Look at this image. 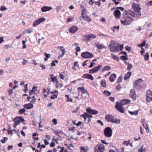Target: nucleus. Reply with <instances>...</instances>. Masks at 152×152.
I'll list each match as a JSON object with an SVG mask.
<instances>
[{
    "label": "nucleus",
    "mask_w": 152,
    "mask_h": 152,
    "mask_svg": "<svg viewBox=\"0 0 152 152\" xmlns=\"http://www.w3.org/2000/svg\"><path fill=\"white\" fill-rule=\"evenodd\" d=\"M141 122L144 127L145 128L147 132H148L147 131V130H148V125L146 123L144 119H142Z\"/></svg>",
    "instance_id": "393cba45"
},
{
    "label": "nucleus",
    "mask_w": 152,
    "mask_h": 152,
    "mask_svg": "<svg viewBox=\"0 0 152 152\" xmlns=\"http://www.w3.org/2000/svg\"><path fill=\"white\" fill-rule=\"evenodd\" d=\"M7 8L5 6H1L0 8V10L2 11H4V10H6Z\"/></svg>",
    "instance_id": "3c124183"
},
{
    "label": "nucleus",
    "mask_w": 152,
    "mask_h": 152,
    "mask_svg": "<svg viewBox=\"0 0 152 152\" xmlns=\"http://www.w3.org/2000/svg\"><path fill=\"white\" fill-rule=\"evenodd\" d=\"M52 9L51 7L48 6H44L42 7L41 9V10L43 12H45L47 11H49L51 10Z\"/></svg>",
    "instance_id": "412c9836"
},
{
    "label": "nucleus",
    "mask_w": 152,
    "mask_h": 152,
    "mask_svg": "<svg viewBox=\"0 0 152 152\" xmlns=\"http://www.w3.org/2000/svg\"><path fill=\"white\" fill-rule=\"evenodd\" d=\"M81 15L82 18L84 19V20H85L86 21L88 22H91L92 20L88 16L86 15H83V12H82L81 13Z\"/></svg>",
    "instance_id": "a211bd4d"
},
{
    "label": "nucleus",
    "mask_w": 152,
    "mask_h": 152,
    "mask_svg": "<svg viewBox=\"0 0 152 152\" xmlns=\"http://www.w3.org/2000/svg\"><path fill=\"white\" fill-rule=\"evenodd\" d=\"M122 80V77L120 76L118 78L116 83H118L120 82H121Z\"/></svg>",
    "instance_id": "49530a36"
},
{
    "label": "nucleus",
    "mask_w": 152,
    "mask_h": 152,
    "mask_svg": "<svg viewBox=\"0 0 152 152\" xmlns=\"http://www.w3.org/2000/svg\"><path fill=\"white\" fill-rule=\"evenodd\" d=\"M104 150V148L102 144H100L99 145H98L95 147L94 151L95 152H103Z\"/></svg>",
    "instance_id": "0eeeda50"
},
{
    "label": "nucleus",
    "mask_w": 152,
    "mask_h": 152,
    "mask_svg": "<svg viewBox=\"0 0 152 152\" xmlns=\"http://www.w3.org/2000/svg\"><path fill=\"white\" fill-rule=\"evenodd\" d=\"M111 69L110 66H106L102 69V72H104L106 70H110Z\"/></svg>",
    "instance_id": "cd10ccee"
},
{
    "label": "nucleus",
    "mask_w": 152,
    "mask_h": 152,
    "mask_svg": "<svg viewBox=\"0 0 152 152\" xmlns=\"http://www.w3.org/2000/svg\"><path fill=\"white\" fill-rule=\"evenodd\" d=\"M120 58L121 60L126 61L128 59V58L127 57V55L122 56H121Z\"/></svg>",
    "instance_id": "58836bf2"
},
{
    "label": "nucleus",
    "mask_w": 152,
    "mask_h": 152,
    "mask_svg": "<svg viewBox=\"0 0 152 152\" xmlns=\"http://www.w3.org/2000/svg\"><path fill=\"white\" fill-rule=\"evenodd\" d=\"M129 96L133 99L134 100L136 99L137 95L134 89H131L130 91Z\"/></svg>",
    "instance_id": "9d476101"
},
{
    "label": "nucleus",
    "mask_w": 152,
    "mask_h": 152,
    "mask_svg": "<svg viewBox=\"0 0 152 152\" xmlns=\"http://www.w3.org/2000/svg\"><path fill=\"white\" fill-rule=\"evenodd\" d=\"M105 119L109 122L115 123L116 124H119L120 122V119H117L115 117L111 114L106 115Z\"/></svg>",
    "instance_id": "f03ea898"
},
{
    "label": "nucleus",
    "mask_w": 152,
    "mask_h": 152,
    "mask_svg": "<svg viewBox=\"0 0 152 152\" xmlns=\"http://www.w3.org/2000/svg\"><path fill=\"white\" fill-rule=\"evenodd\" d=\"M88 37L89 38L90 40L91 39H94L96 37L95 35L92 34H88Z\"/></svg>",
    "instance_id": "ea45409f"
},
{
    "label": "nucleus",
    "mask_w": 152,
    "mask_h": 152,
    "mask_svg": "<svg viewBox=\"0 0 152 152\" xmlns=\"http://www.w3.org/2000/svg\"><path fill=\"white\" fill-rule=\"evenodd\" d=\"M86 110L88 113L93 115H96L98 113V111L94 110L89 107L86 109Z\"/></svg>",
    "instance_id": "ddd939ff"
},
{
    "label": "nucleus",
    "mask_w": 152,
    "mask_h": 152,
    "mask_svg": "<svg viewBox=\"0 0 152 152\" xmlns=\"http://www.w3.org/2000/svg\"><path fill=\"white\" fill-rule=\"evenodd\" d=\"M88 37H89L88 35H86L84 37V39L86 41H90V39Z\"/></svg>",
    "instance_id": "8fccbe9b"
},
{
    "label": "nucleus",
    "mask_w": 152,
    "mask_h": 152,
    "mask_svg": "<svg viewBox=\"0 0 152 152\" xmlns=\"http://www.w3.org/2000/svg\"><path fill=\"white\" fill-rule=\"evenodd\" d=\"M102 65H99L95 67L94 69L96 72H97L98 70L102 67Z\"/></svg>",
    "instance_id": "c85d7f7f"
},
{
    "label": "nucleus",
    "mask_w": 152,
    "mask_h": 152,
    "mask_svg": "<svg viewBox=\"0 0 152 152\" xmlns=\"http://www.w3.org/2000/svg\"><path fill=\"white\" fill-rule=\"evenodd\" d=\"M58 96V94H54L50 97V99H54L55 98H57Z\"/></svg>",
    "instance_id": "09e8293b"
},
{
    "label": "nucleus",
    "mask_w": 152,
    "mask_h": 152,
    "mask_svg": "<svg viewBox=\"0 0 152 152\" xmlns=\"http://www.w3.org/2000/svg\"><path fill=\"white\" fill-rule=\"evenodd\" d=\"M65 97L67 98V99L66 100V102H72L73 101V100L72 99L69 98V96L68 95H65Z\"/></svg>",
    "instance_id": "4c0bfd02"
},
{
    "label": "nucleus",
    "mask_w": 152,
    "mask_h": 152,
    "mask_svg": "<svg viewBox=\"0 0 152 152\" xmlns=\"http://www.w3.org/2000/svg\"><path fill=\"white\" fill-rule=\"evenodd\" d=\"M146 97L147 102H150L152 100V92L151 91H147Z\"/></svg>",
    "instance_id": "9b49d317"
},
{
    "label": "nucleus",
    "mask_w": 152,
    "mask_h": 152,
    "mask_svg": "<svg viewBox=\"0 0 152 152\" xmlns=\"http://www.w3.org/2000/svg\"><path fill=\"white\" fill-rule=\"evenodd\" d=\"M39 66L42 68V69H46V67L44 64L42 65V64H41Z\"/></svg>",
    "instance_id": "e2e57ef3"
},
{
    "label": "nucleus",
    "mask_w": 152,
    "mask_h": 152,
    "mask_svg": "<svg viewBox=\"0 0 152 152\" xmlns=\"http://www.w3.org/2000/svg\"><path fill=\"white\" fill-rule=\"evenodd\" d=\"M23 107L26 109H30L33 107V105L31 103H28L24 104Z\"/></svg>",
    "instance_id": "5701e85b"
},
{
    "label": "nucleus",
    "mask_w": 152,
    "mask_h": 152,
    "mask_svg": "<svg viewBox=\"0 0 152 152\" xmlns=\"http://www.w3.org/2000/svg\"><path fill=\"white\" fill-rule=\"evenodd\" d=\"M123 106L119 104L118 102H116L115 107L120 112L122 113H124V108Z\"/></svg>",
    "instance_id": "6e6552de"
},
{
    "label": "nucleus",
    "mask_w": 152,
    "mask_h": 152,
    "mask_svg": "<svg viewBox=\"0 0 152 152\" xmlns=\"http://www.w3.org/2000/svg\"><path fill=\"white\" fill-rule=\"evenodd\" d=\"M44 54L46 56L44 58V60L45 61H47L48 60V58L50 57V55L49 54H47L46 53H45Z\"/></svg>",
    "instance_id": "f704fd0d"
},
{
    "label": "nucleus",
    "mask_w": 152,
    "mask_h": 152,
    "mask_svg": "<svg viewBox=\"0 0 152 152\" xmlns=\"http://www.w3.org/2000/svg\"><path fill=\"white\" fill-rule=\"evenodd\" d=\"M94 3V1L93 0H90L89 1V4L90 5H92Z\"/></svg>",
    "instance_id": "774afa93"
},
{
    "label": "nucleus",
    "mask_w": 152,
    "mask_h": 152,
    "mask_svg": "<svg viewBox=\"0 0 152 152\" xmlns=\"http://www.w3.org/2000/svg\"><path fill=\"white\" fill-rule=\"evenodd\" d=\"M101 84L102 86L104 87H106V81L105 80L103 79L101 80Z\"/></svg>",
    "instance_id": "2f4dec72"
},
{
    "label": "nucleus",
    "mask_w": 152,
    "mask_h": 152,
    "mask_svg": "<svg viewBox=\"0 0 152 152\" xmlns=\"http://www.w3.org/2000/svg\"><path fill=\"white\" fill-rule=\"evenodd\" d=\"M60 50L62 52V53H65V49H64V47L62 46L60 47Z\"/></svg>",
    "instance_id": "0e129e2a"
},
{
    "label": "nucleus",
    "mask_w": 152,
    "mask_h": 152,
    "mask_svg": "<svg viewBox=\"0 0 152 152\" xmlns=\"http://www.w3.org/2000/svg\"><path fill=\"white\" fill-rule=\"evenodd\" d=\"M143 55L145 57V60H148L149 55L148 53H147L145 55Z\"/></svg>",
    "instance_id": "79ce46f5"
},
{
    "label": "nucleus",
    "mask_w": 152,
    "mask_h": 152,
    "mask_svg": "<svg viewBox=\"0 0 152 152\" xmlns=\"http://www.w3.org/2000/svg\"><path fill=\"white\" fill-rule=\"evenodd\" d=\"M82 77L85 79H90L92 81L94 80V78L92 75L89 74H83Z\"/></svg>",
    "instance_id": "2eb2a0df"
},
{
    "label": "nucleus",
    "mask_w": 152,
    "mask_h": 152,
    "mask_svg": "<svg viewBox=\"0 0 152 152\" xmlns=\"http://www.w3.org/2000/svg\"><path fill=\"white\" fill-rule=\"evenodd\" d=\"M20 117H22L21 116L17 117L14 118L13 120V121L16 124V125H19L21 121V118Z\"/></svg>",
    "instance_id": "f3484780"
},
{
    "label": "nucleus",
    "mask_w": 152,
    "mask_h": 152,
    "mask_svg": "<svg viewBox=\"0 0 152 152\" xmlns=\"http://www.w3.org/2000/svg\"><path fill=\"white\" fill-rule=\"evenodd\" d=\"M32 30H33L32 29H28L27 30L26 32L27 33L29 34L32 32Z\"/></svg>",
    "instance_id": "4d7b16f0"
},
{
    "label": "nucleus",
    "mask_w": 152,
    "mask_h": 152,
    "mask_svg": "<svg viewBox=\"0 0 152 152\" xmlns=\"http://www.w3.org/2000/svg\"><path fill=\"white\" fill-rule=\"evenodd\" d=\"M29 95H31L33 94L35 92L34 90H31L29 91Z\"/></svg>",
    "instance_id": "6e6d98bb"
},
{
    "label": "nucleus",
    "mask_w": 152,
    "mask_h": 152,
    "mask_svg": "<svg viewBox=\"0 0 152 152\" xmlns=\"http://www.w3.org/2000/svg\"><path fill=\"white\" fill-rule=\"evenodd\" d=\"M133 21V18L129 16L122 17L121 20V23L124 26L130 25Z\"/></svg>",
    "instance_id": "7ed1b4c3"
},
{
    "label": "nucleus",
    "mask_w": 152,
    "mask_h": 152,
    "mask_svg": "<svg viewBox=\"0 0 152 152\" xmlns=\"http://www.w3.org/2000/svg\"><path fill=\"white\" fill-rule=\"evenodd\" d=\"M8 140V138L7 137H4L3 139L1 140L0 142L1 143H4L5 142Z\"/></svg>",
    "instance_id": "a18cd8bd"
},
{
    "label": "nucleus",
    "mask_w": 152,
    "mask_h": 152,
    "mask_svg": "<svg viewBox=\"0 0 152 152\" xmlns=\"http://www.w3.org/2000/svg\"><path fill=\"white\" fill-rule=\"evenodd\" d=\"M88 61H89V62H91L90 61H89L88 60H86L85 61H84L83 63V64L82 65L83 66H86L87 64L86 62Z\"/></svg>",
    "instance_id": "bf43d9fd"
},
{
    "label": "nucleus",
    "mask_w": 152,
    "mask_h": 152,
    "mask_svg": "<svg viewBox=\"0 0 152 152\" xmlns=\"http://www.w3.org/2000/svg\"><path fill=\"white\" fill-rule=\"evenodd\" d=\"M146 44V41H143L141 44L137 45V46L143 48V46H145Z\"/></svg>",
    "instance_id": "c9c22d12"
},
{
    "label": "nucleus",
    "mask_w": 152,
    "mask_h": 152,
    "mask_svg": "<svg viewBox=\"0 0 152 152\" xmlns=\"http://www.w3.org/2000/svg\"><path fill=\"white\" fill-rule=\"evenodd\" d=\"M103 94L107 96H109L111 94V93L109 91L107 90L104 91L103 92Z\"/></svg>",
    "instance_id": "473e14b6"
},
{
    "label": "nucleus",
    "mask_w": 152,
    "mask_h": 152,
    "mask_svg": "<svg viewBox=\"0 0 152 152\" xmlns=\"http://www.w3.org/2000/svg\"><path fill=\"white\" fill-rule=\"evenodd\" d=\"M114 15L116 18L119 19L121 17V13L119 10H117L114 11Z\"/></svg>",
    "instance_id": "dca6fc26"
},
{
    "label": "nucleus",
    "mask_w": 152,
    "mask_h": 152,
    "mask_svg": "<svg viewBox=\"0 0 152 152\" xmlns=\"http://www.w3.org/2000/svg\"><path fill=\"white\" fill-rule=\"evenodd\" d=\"M131 75V72L130 71L128 72L124 75V79L125 80H127V79L129 78Z\"/></svg>",
    "instance_id": "bb28decb"
},
{
    "label": "nucleus",
    "mask_w": 152,
    "mask_h": 152,
    "mask_svg": "<svg viewBox=\"0 0 152 152\" xmlns=\"http://www.w3.org/2000/svg\"><path fill=\"white\" fill-rule=\"evenodd\" d=\"M26 112V110L24 108H22L20 109L19 111V113L22 114Z\"/></svg>",
    "instance_id": "c03bdc74"
},
{
    "label": "nucleus",
    "mask_w": 152,
    "mask_h": 152,
    "mask_svg": "<svg viewBox=\"0 0 152 152\" xmlns=\"http://www.w3.org/2000/svg\"><path fill=\"white\" fill-rule=\"evenodd\" d=\"M89 72L90 73H94L96 72H95L94 69L93 68L92 69L89 70Z\"/></svg>",
    "instance_id": "864d4df0"
},
{
    "label": "nucleus",
    "mask_w": 152,
    "mask_h": 152,
    "mask_svg": "<svg viewBox=\"0 0 152 152\" xmlns=\"http://www.w3.org/2000/svg\"><path fill=\"white\" fill-rule=\"evenodd\" d=\"M61 7V6H59L56 7V10L57 12H58L60 10Z\"/></svg>",
    "instance_id": "603ef678"
},
{
    "label": "nucleus",
    "mask_w": 152,
    "mask_h": 152,
    "mask_svg": "<svg viewBox=\"0 0 152 152\" xmlns=\"http://www.w3.org/2000/svg\"><path fill=\"white\" fill-rule=\"evenodd\" d=\"M109 99L112 102H113L115 100L114 97L112 96L109 97Z\"/></svg>",
    "instance_id": "052dcab7"
},
{
    "label": "nucleus",
    "mask_w": 152,
    "mask_h": 152,
    "mask_svg": "<svg viewBox=\"0 0 152 152\" xmlns=\"http://www.w3.org/2000/svg\"><path fill=\"white\" fill-rule=\"evenodd\" d=\"M51 79L52 82H56V84H58V80L56 77H54L53 78H51Z\"/></svg>",
    "instance_id": "72a5a7b5"
},
{
    "label": "nucleus",
    "mask_w": 152,
    "mask_h": 152,
    "mask_svg": "<svg viewBox=\"0 0 152 152\" xmlns=\"http://www.w3.org/2000/svg\"><path fill=\"white\" fill-rule=\"evenodd\" d=\"M146 5L147 6H150L152 5V1H148L147 3H146Z\"/></svg>",
    "instance_id": "5fc2aeb1"
},
{
    "label": "nucleus",
    "mask_w": 152,
    "mask_h": 152,
    "mask_svg": "<svg viewBox=\"0 0 152 152\" xmlns=\"http://www.w3.org/2000/svg\"><path fill=\"white\" fill-rule=\"evenodd\" d=\"M132 7L134 11H140L141 10L140 5L138 4L133 3Z\"/></svg>",
    "instance_id": "f8f14e48"
},
{
    "label": "nucleus",
    "mask_w": 152,
    "mask_h": 152,
    "mask_svg": "<svg viewBox=\"0 0 152 152\" xmlns=\"http://www.w3.org/2000/svg\"><path fill=\"white\" fill-rule=\"evenodd\" d=\"M130 101L129 100L127 99H124L121 101L120 103L119 104L121 105L122 106L127 104L128 103H129Z\"/></svg>",
    "instance_id": "aec40b11"
},
{
    "label": "nucleus",
    "mask_w": 152,
    "mask_h": 152,
    "mask_svg": "<svg viewBox=\"0 0 152 152\" xmlns=\"http://www.w3.org/2000/svg\"><path fill=\"white\" fill-rule=\"evenodd\" d=\"M143 80L141 79H139L135 81L134 84V87L137 89H140L141 88V84Z\"/></svg>",
    "instance_id": "20e7f679"
},
{
    "label": "nucleus",
    "mask_w": 152,
    "mask_h": 152,
    "mask_svg": "<svg viewBox=\"0 0 152 152\" xmlns=\"http://www.w3.org/2000/svg\"><path fill=\"white\" fill-rule=\"evenodd\" d=\"M9 94L10 95H11L12 94V90L11 89H10L8 91Z\"/></svg>",
    "instance_id": "69168bd1"
},
{
    "label": "nucleus",
    "mask_w": 152,
    "mask_h": 152,
    "mask_svg": "<svg viewBox=\"0 0 152 152\" xmlns=\"http://www.w3.org/2000/svg\"><path fill=\"white\" fill-rule=\"evenodd\" d=\"M130 15L134 17L138 18L140 17L141 14L140 11L131 12Z\"/></svg>",
    "instance_id": "4468645a"
},
{
    "label": "nucleus",
    "mask_w": 152,
    "mask_h": 152,
    "mask_svg": "<svg viewBox=\"0 0 152 152\" xmlns=\"http://www.w3.org/2000/svg\"><path fill=\"white\" fill-rule=\"evenodd\" d=\"M55 145V143L53 142H51L50 144V147H53Z\"/></svg>",
    "instance_id": "338daca9"
},
{
    "label": "nucleus",
    "mask_w": 152,
    "mask_h": 152,
    "mask_svg": "<svg viewBox=\"0 0 152 152\" xmlns=\"http://www.w3.org/2000/svg\"><path fill=\"white\" fill-rule=\"evenodd\" d=\"M138 111H137V110L134 111L133 112H132V111H129V114H130L131 115H137L138 114Z\"/></svg>",
    "instance_id": "7c9ffc66"
},
{
    "label": "nucleus",
    "mask_w": 152,
    "mask_h": 152,
    "mask_svg": "<svg viewBox=\"0 0 152 152\" xmlns=\"http://www.w3.org/2000/svg\"><path fill=\"white\" fill-rule=\"evenodd\" d=\"M45 20V19L44 18H41L38 19L34 21L33 23V26L34 27H36L40 23L44 21Z\"/></svg>",
    "instance_id": "1a4fd4ad"
},
{
    "label": "nucleus",
    "mask_w": 152,
    "mask_h": 152,
    "mask_svg": "<svg viewBox=\"0 0 152 152\" xmlns=\"http://www.w3.org/2000/svg\"><path fill=\"white\" fill-rule=\"evenodd\" d=\"M145 148L143 147V146H142L138 150V152H143L145 151Z\"/></svg>",
    "instance_id": "37998d69"
},
{
    "label": "nucleus",
    "mask_w": 152,
    "mask_h": 152,
    "mask_svg": "<svg viewBox=\"0 0 152 152\" xmlns=\"http://www.w3.org/2000/svg\"><path fill=\"white\" fill-rule=\"evenodd\" d=\"M104 135L107 137H111L112 135V130L110 127L106 128L104 130Z\"/></svg>",
    "instance_id": "39448f33"
},
{
    "label": "nucleus",
    "mask_w": 152,
    "mask_h": 152,
    "mask_svg": "<svg viewBox=\"0 0 152 152\" xmlns=\"http://www.w3.org/2000/svg\"><path fill=\"white\" fill-rule=\"evenodd\" d=\"M125 49L126 50L128 51L129 52H130L131 48L127 46H126Z\"/></svg>",
    "instance_id": "680f3d73"
},
{
    "label": "nucleus",
    "mask_w": 152,
    "mask_h": 152,
    "mask_svg": "<svg viewBox=\"0 0 152 152\" xmlns=\"http://www.w3.org/2000/svg\"><path fill=\"white\" fill-rule=\"evenodd\" d=\"M95 46L99 49L106 48V47L104 45L100 44L99 42H95Z\"/></svg>",
    "instance_id": "6ab92c4d"
},
{
    "label": "nucleus",
    "mask_w": 152,
    "mask_h": 152,
    "mask_svg": "<svg viewBox=\"0 0 152 152\" xmlns=\"http://www.w3.org/2000/svg\"><path fill=\"white\" fill-rule=\"evenodd\" d=\"M83 115L86 116L87 118H91L93 117V116L90 114H89L87 113H85L83 114Z\"/></svg>",
    "instance_id": "a19ab883"
},
{
    "label": "nucleus",
    "mask_w": 152,
    "mask_h": 152,
    "mask_svg": "<svg viewBox=\"0 0 152 152\" xmlns=\"http://www.w3.org/2000/svg\"><path fill=\"white\" fill-rule=\"evenodd\" d=\"M127 69L128 71H130L132 68L133 67V66L131 64L129 63L127 65Z\"/></svg>",
    "instance_id": "e433bc0d"
},
{
    "label": "nucleus",
    "mask_w": 152,
    "mask_h": 152,
    "mask_svg": "<svg viewBox=\"0 0 152 152\" xmlns=\"http://www.w3.org/2000/svg\"><path fill=\"white\" fill-rule=\"evenodd\" d=\"M109 46L110 51L112 52H116L121 51L123 48V45H119L115 41L113 40H111Z\"/></svg>",
    "instance_id": "f257e3e1"
},
{
    "label": "nucleus",
    "mask_w": 152,
    "mask_h": 152,
    "mask_svg": "<svg viewBox=\"0 0 152 152\" xmlns=\"http://www.w3.org/2000/svg\"><path fill=\"white\" fill-rule=\"evenodd\" d=\"M111 56L114 60L117 61H119V58L118 57H117L114 54L112 53L111 54Z\"/></svg>",
    "instance_id": "c756f323"
},
{
    "label": "nucleus",
    "mask_w": 152,
    "mask_h": 152,
    "mask_svg": "<svg viewBox=\"0 0 152 152\" xmlns=\"http://www.w3.org/2000/svg\"><path fill=\"white\" fill-rule=\"evenodd\" d=\"M78 28L76 26H72L69 29V32L72 33H75L78 30Z\"/></svg>",
    "instance_id": "b1692460"
},
{
    "label": "nucleus",
    "mask_w": 152,
    "mask_h": 152,
    "mask_svg": "<svg viewBox=\"0 0 152 152\" xmlns=\"http://www.w3.org/2000/svg\"><path fill=\"white\" fill-rule=\"evenodd\" d=\"M116 77V75L115 74H112L110 77V81L111 82H113Z\"/></svg>",
    "instance_id": "a878e982"
},
{
    "label": "nucleus",
    "mask_w": 152,
    "mask_h": 152,
    "mask_svg": "<svg viewBox=\"0 0 152 152\" xmlns=\"http://www.w3.org/2000/svg\"><path fill=\"white\" fill-rule=\"evenodd\" d=\"M128 13V12L127 10H125L124 12L123 13L122 15V17H126V16H128L127 14Z\"/></svg>",
    "instance_id": "de8ad7c7"
},
{
    "label": "nucleus",
    "mask_w": 152,
    "mask_h": 152,
    "mask_svg": "<svg viewBox=\"0 0 152 152\" xmlns=\"http://www.w3.org/2000/svg\"><path fill=\"white\" fill-rule=\"evenodd\" d=\"M81 56L85 58H90L94 57V55L88 52H85L82 53L81 55Z\"/></svg>",
    "instance_id": "423d86ee"
},
{
    "label": "nucleus",
    "mask_w": 152,
    "mask_h": 152,
    "mask_svg": "<svg viewBox=\"0 0 152 152\" xmlns=\"http://www.w3.org/2000/svg\"><path fill=\"white\" fill-rule=\"evenodd\" d=\"M53 122V124L54 125H56L57 124V121L56 119L54 118L52 120Z\"/></svg>",
    "instance_id": "13d9d810"
},
{
    "label": "nucleus",
    "mask_w": 152,
    "mask_h": 152,
    "mask_svg": "<svg viewBox=\"0 0 152 152\" xmlns=\"http://www.w3.org/2000/svg\"><path fill=\"white\" fill-rule=\"evenodd\" d=\"M78 90H80L81 91V92L83 93V94H85L86 93L87 94V95H89V93L87 91V90H86L85 89V88L84 87H79L77 88Z\"/></svg>",
    "instance_id": "4be33fe9"
}]
</instances>
